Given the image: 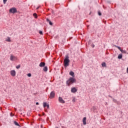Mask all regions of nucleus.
<instances>
[{
	"instance_id": "nucleus-16",
	"label": "nucleus",
	"mask_w": 128,
	"mask_h": 128,
	"mask_svg": "<svg viewBox=\"0 0 128 128\" xmlns=\"http://www.w3.org/2000/svg\"><path fill=\"white\" fill-rule=\"evenodd\" d=\"M70 76H74V72H72V71H71L70 72Z\"/></svg>"
},
{
	"instance_id": "nucleus-12",
	"label": "nucleus",
	"mask_w": 128,
	"mask_h": 128,
	"mask_svg": "<svg viewBox=\"0 0 128 128\" xmlns=\"http://www.w3.org/2000/svg\"><path fill=\"white\" fill-rule=\"evenodd\" d=\"M46 20L47 22H48L50 26H52V22L50 21V19L46 18Z\"/></svg>"
},
{
	"instance_id": "nucleus-19",
	"label": "nucleus",
	"mask_w": 128,
	"mask_h": 128,
	"mask_svg": "<svg viewBox=\"0 0 128 128\" xmlns=\"http://www.w3.org/2000/svg\"><path fill=\"white\" fill-rule=\"evenodd\" d=\"M33 16H34L35 18H38V15L36 14V13L34 14Z\"/></svg>"
},
{
	"instance_id": "nucleus-18",
	"label": "nucleus",
	"mask_w": 128,
	"mask_h": 128,
	"mask_svg": "<svg viewBox=\"0 0 128 128\" xmlns=\"http://www.w3.org/2000/svg\"><path fill=\"white\" fill-rule=\"evenodd\" d=\"M14 124L15 126H20V124H18V122H14Z\"/></svg>"
},
{
	"instance_id": "nucleus-3",
	"label": "nucleus",
	"mask_w": 128,
	"mask_h": 128,
	"mask_svg": "<svg viewBox=\"0 0 128 128\" xmlns=\"http://www.w3.org/2000/svg\"><path fill=\"white\" fill-rule=\"evenodd\" d=\"M9 12L11 14H16V12H17L16 8H12L10 9Z\"/></svg>"
},
{
	"instance_id": "nucleus-8",
	"label": "nucleus",
	"mask_w": 128,
	"mask_h": 128,
	"mask_svg": "<svg viewBox=\"0 0 128 128\" xmlns=\"http://www.w3.org/2000/svg\"><path fill=\"white\" fill-rule=\"evenodd\" d=\"M78 92V90H76V88H71V92L74 94V92Z\"/></svg>"
},
{
	"instance_id": "nucleus-20",
	"label": "nucleus",
	"mask_w": 128,
	"mask_h": 128,
	"mask_svg": "<svg viewBox=\"0 0 128 128\" xmlns=\"http://www.w3.org/2000/svg\"><path fill=\"white\" fill-rule=\"evenodd\" d=\"M48 104H46V102H44V108H46Z\"/></svg>"
},
{
	"instance_id": "nucleus-26",
	"label": "nucleus",
	"mask_w": 128,
	"mask_h": 128,
	"mask_svg": "<svg viewBox=\"0 0 128 128\" xmlns=\"http://www.w3.org/2000/svg\"><path fill=\"white\" fill-rule=\"evenodd\" d=\"M72 102H76V99L74 98L72 100Z\"/></svg>"
},
{
	"instance_id": "nucleus-4",
	"label": "nucleus",
	"mask_w": 128,
	"mask_h": 128,
	"mask_svg": "<svg viewBox=\"0 0 128 128\" xmlns=\"http://www.w3.org/2000/svg\"><path fill=\"white\" fill-rule=\"evenodd\" d=\"M56 96V92L54 91H52L49 96L50 98H54Z\"/></svg>"
},
{
	"instance_id": "nucleus-14",
	"label": "nucleus",
	"mask_w": 128,
	"mask_h": 128,
	"mask_svg": "<svg viewBox=\"0 0 128 128\" xmlns=\"http://www.w3.org/2000/svg\"><path fill=\"white\" fill-rule=\"evenodd\" d=\"M6 42H10L12 40H10V37H8L7 38L6 40Z\"/></svg>"
},
{
	"instance_id": "nucleus-17",
	"label": "nucleus",
	"mask_w": 128,
	"mask_h": 128,
	"mask_svg": "<svg viewBox=\"0 0 128 128\" xmlns=\"http://www.w3.org/2000/svg\"><path fill=\"white\" fill-rule=\"evenodd\" d=\"M43 70L44 72H48V67L47 66H45L44 67V69H43Z\"/></svg>"
},
{
	"instance_id": "nucleus-30",
	"label": "nucleus",
	"mask_w": 128,
	"mask_h": 128,
	"mask_svg": "<svg viewBox=\"0 0 128 128\" xmlns=\"http://www.w3.org/2000/svg\"><path fill=\"white\" fill-rule=\"evenodd\" d=\"M114 102H116V100H113Z\"/></svg>"
},
{
	"instance_id": "nucleus-15",
	"label": "nucleus",
	"mask_w": 128,
	"mask_h": 128,
	"mask_svg": "<svg viewBox=\"0 0 128 128\" xmlns=\"http://www.w3.org/2000/svg\"><path fill=\"white\" fill-rule=\"evenodd\" d=\"M102 66L103 67H106V62H103L102 64Z\"/></svg>"
},
{
	"instance_id": "nucleus-9",
	"label": "nucleus",
	"mask_w": 128,
	"mask_h": 128,
	"mask_svg": "<svg viewBox=\"0 0 128 128\" xmlns=\"http://www.w3.org/2000/svg\"><path fill=\"white\" fill-rule=\"evenodd\" d=\"M10 74L12 76H16V70H11Z\"/></svg>"
},
{
	"instance_id": "nucleus-28",
	"label": "nucleus",
	"mask_w": 128,
	"mask_h": 128,
	"mask_svg": "<svg viewBox=\"0 0 128 128\" xmlns=\"http://www.w3.org/2000/svg\"><path fill=\"white\" fill-rule=\"evenodd\" d=\"M36 106H38V104H40L38 102H36Z\"/></svg>"
},
{
	"instance_id": "nucleus-1",
	"label": "nucleus",
	"mask_w": 128,
	"mask_h": 128,
	"mask_svg": "<svg viewBox=\"0 0 128 128\" xmlns=\"http://www.w3.org/2000/svg\"><path fill=\"white\" fill-rule=\"evenodd\" d=\"M68 58V56H66L64 62V66H70V59Z\"/></svg>"
},
{
	"instance_id": "nucleus-24",
	"label": "nucleus",
	"mask_w": 128,
	"mask_h": 128,
	"mask_svg": "<svg viewBox=\"0 0 128 128\" xmlns=\"http://www.w3.org/2000/svg\"><path fill=\"white\" fill-rule=\"evenodd\" d=\"M98 16H102V12H98Z\"/></svg>"
},
{
	"instance_id": "nucleus-6",
	"label": "nucleus",
	"mask_w": 128,
	"mask_h": 128,
	"mask_svg": "<svg viewBox=\"0 0 128 128\" xmlns=\"http://www.w3.org/2000/svg\"><path fill=\"white\" fill-rule=\"evenodd\" d=\"M116 48H118V50H120V52H122V54H126V51L125 50H122V48H120V47L118 46H115Z\"/></svg>"
},
{
	"instance_id": "nucleus-29",
	"label": "nucleus",
	"mask_w": 128,
	"mask_h": 128,
	"mask_svg": "<svg viewBox=\"0 0 128 128\" xmlns=\"http://www.w3.org/2000/svg\"><path fill=\"white\" fill-rule=\"evenodd\" d=\"M126 72H127V74H128V68H126Z\"/></svg>"
},
{
	"instance_id": "nucleus-25",
	"label": "nucleus",
	"mask_w": 128,
	"mask_h": 128,
	"mask_svg": "<svg viewBox=\"0 0 128 128\" xmlns=\"http://www.w3.org/2000/svg\"><path fill=\"white\" fill-rule=\"evenodd\" d=\"M39 34H42V31H40V32H39Z\"/></svg>"
},
{
	"instance_id": "nucleus-22",
	"label": "nucleus",
	"mask_w": 128,
	"mask_h": 128,
	"mask_svg": "<svg viewBox=\"0 0 128 128\" xmlns=\"http://www.w3.org/2000/svg\"><path fill=\"white\" fill-rule=\"evenodd\" d=\"M28 76H29V78H30L32 76V74L30 73H29L27 74Z\"/></svg>"
},
{
	"instance_id": "nucleus-23",
	"label": "nucleus",
	"mask_w": 128,
	"mask_h": 128,
	"mask_svg": "<svg viewBox=\"0 0 128 128\" xmlns=\"http://www.w3.org/2000/svg\"><path fill=\"white\" fill-rule=\"evenodd\" d=\"M20 68V65H18L16 66V68L18 69Z\"/></svg>"
},
{
	"instance_id": "nucleus-11",
	"label": "nucleus",
	"mask_w": 128,
	"mask_h": 128,
	"mask_svg": "<svg viewBox=\"0 0 128 128\" xmlns=\"http://www.w3.org/2000/svg\"><path fill=\"white\" fill-rule=\"evenodd\" d=\"M46 66V63H44V62H40V65H39L40 68H44V66Z\"/></svg>"
},
{
	"instance_id": "nucleus-31",
	"label": "nucleus",
	"mask_w": 128,
	"mask_h": 128,
	"mask_svg": "<svg viewBox=\"0 0 128 128\" xmlns=\"http://www.w3.org/2000/svg\"><path fill=\"white\" fill-rule=\"evenodd\" d=\"M38 8H40V7H38L36 10H38Z\"/></svg>"
},
{
	"instance_id": "nucleus-7",
	"label": "nucleus",
	"mask_w": 128,
	"mask_h": 128,
	"mask_svg": "<svg viewBox=\"0 0 128 128\" xmlns=\"http://www.w3.org/2000/svg\"><path fill=\"white\" fill-rule=\"evenodd\" d=\"M58 102H60V104H64L66 102H64V100L62 99V98L60 96L58 98Z\"/></svg>"
},
{
	"instance_id": "nucleus-10",
	"label": "nucleus",
	"mask_w": 128,
	"mask_h": 128,
	"mask_svg": "<svg viewBox=\"0 0 128 128\" xmlns=\"http://www.w3.org/2000/svg\"><path fill=\"white\" fill-rule=\"evenodd\" d=\"M82 122H83V124H84V126H86V118L84 117L83 118Z\"/></svg>"
},
{
	"instance_id": "nucleus-2",
	"label": "nucleus",
	"mask_w": 128,
	"mask_h": 128,
	"mask_svg": "<svg viewBox=\"0 0 128 128\" xmlns=\"http://www.w3.org/2000/svg\"><path fill=\"white\" fill-rule=\"evenodd\" d=\"M74 82H76V79L73 78H70L68 80L66 81L68 86H70V84H72Z\"/></svg>"
},
{
	"instance_id": "nucleus-32",
	"label": "nucleus",
	"mask_w": 128,
	"mask_h": 128,
	"mask_svg": "<svg viewBox=\"0 0 128 128\" xmlns=\"http://www.w3.org/2000/svg\"><path fill=\"white\" fill-rule=\"evenodd\" d=\"M93 48H94V45L93 46Z\"/></svg>"
},
{
	"instance_id": "nucleus-5",
	"label": "nucleus",
	"mask_w": 128,
	"mask_h": 128,
	"mask_svg": "<svg viewBox=\"0 0 128 128\" xmlns=\"http://www.w3.org/2000/svg\"><path fill=\"white\" fill-rule=\"evenodd\" d=\"M18 60V58L16 56H14V55L11 54L10 56V60L13 62L14 60Z\"/></svg>"
},
{
	"instance_id": "nucleus-27",
	"label": "nucleus",
	"mask_w": 128,
	"mask_h": 128,
	"mask_svg": "<svg viewBox=\"0 0 128 128\" xmlns=\"http://www.w3.org/2000/svg\"><path fill=\"white\" fill-rule=\"evenodd\" d=\"M47 106L48 108H50V105L48 104L47 106Z\"/></svg>"
},
{
	"instance_id": "nucleus-13",
	"label": "nucleus",
	"mask_w": 128,
	"mask_h": 128,
	"mask_svg": "<svg viewBox=\"0 0 128 128\" xmlns=\"http://www.w3.org/2000/svg\"><path fill=\"white\" fill-rule=\"evenodd\" d=\"M118 60H121V58H122V54H119L118 56Z\"/></svg>"
},
{
	"instance_id": "nucleus-21",
	"label": "nucleus",
	"mask_w": 128,
	"mask_h": 128,
	"mask_svg": "<svg viewBox=\"0 0 128 128\" xmlns=\"http://www.w3.org/2000/svg\"><path fill=\"white\" fill-rule=\"evenodd\" d=\"M6 2H8V0H3V2L4 4H6Z\"/></svg>"
}]
</instances>
